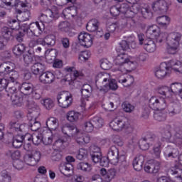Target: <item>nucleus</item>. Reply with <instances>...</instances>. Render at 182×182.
I'll use <instances>...</instances> for the list:
<instances>
[{
  "mask_svg": "<svg viewBox=\"0 0 182 182\" xmlns=\"http://www.w3.org/2000/svg\"><path fill=\"white\" fill-rule=\"evenodd\" d=\"M0 73L1 75H9V83H18L16 80L19 77V73L15 70V63L6 62L0 64Z\"/></svg>",
  "mask_w": 182,
  "mask_h": 182,
  "instance_id": "nucleus-1",
  "label": "nucleus"
},
{
  "mask_svg": "<svg viewBox=\"0 0 182 182\" xmlns=\"http://www.w3.org/2000/svg\"><path fill=\"white\" fill-rule=\"evenodd\" d=\"M180 41H181L180 33L173 32L168 34L167 52L169 55H176L178 52Z\"/></svg>",
  "mask_w": 182,
  "mask_h": 182,
  "instance_id": "nucleus-2",
  "label": "nucleus"
},
{
  "mask_svg": "<svg viewBox=\"0 0 182 182\" xmlns=\"http://www.w3.org/2000/svg\"><path fill=\"white\" fill-rule=\"evenodd\" d=\"M109 127L116 132H122L124 129L125 130L129 129L130 132H133V128L130 127V122H129V119L126 117L114 119L109 123Z\"/></svg>",
  "mask_w": 182,
  "mask_h": 182,
  "instance_id": "nucleus-3",
  "label": "nucleus"
},
{
  "mask_svg": "<svg viewBox=\"0 0 182 182\" xmlns=\"http://www.w3.org/2000/svg\"><path fill=\"white\" fill-rule=\"evenodd\" d=\"M167 100L168 99L153 96L149 99V106L152 110H164L167 107Z\"/></svg>",
  "mask_w": 182,
  "mask_h": 182,
  "instance_id": "nucleus-4",
  "label": "nucleus"
},
{
  "mask_svg": "<svg viewBox=\"0 0 182 182\" xmlns=\"http://www.w3.org/2000/svg\"><path fill=\"white\" fill-rule=\"evenodd\" d=\"M138 39L139 41V45H144V49L146 50V52H149V53L156 52V43H154L153 40L146 38L144 34H139Z\"/></svg>",
  "mask_w": 182,
  "mask_h": 182,
  "instance_id": "nucleus-5",
  "label": "nucleus"
},
{
  "mask_svg": "<svg viewBox=\"0 0 182 182\" xmlns=\"http://www.w3.org/2000/svg\"><path fill=\"white\" fill-rule=\"evenodd\" d=\"M57 100L60 107L63 109H68L69 106L72 105L73 99L72 98V95L67 92H63V93H59L57 96Z\"/></svg>",
  "mask_w": 182,
  "mask_h": 182,
  "instance_id": "nucleus-6",
  "label": "nucleus"
},
{
  "mask_svg": "<svg viewBox=\"0 0 182 182\" xmlns=\"http://www.w3.org/2000/svg\"><path fill=\"white\" fill-rule=\"evenodd\" d=\"M26 107L28 109V113L27 114L28 120H32L33 119H38L39 114H41V109L39 106L33 101H26Z\"/></svg>",
  "mask_w": 182,
  "mask_h": 182,
  "instance_id": "nucleus-7",
  "label": "nucleus"
},
{
  "mask_svg": "<svg viewBox=\"0 0 182 182\" xmlns=\"http://www.w3.org/2000/svg\"><path fill=\"white\" fill-rule=\"evenodd\" d=\"M114 64L117 66H124V69L127 70V68H131L132 70L134 68V63L133 61H130L127 56L124 54L118 55L114 60Z\"/></svg>",
  "mask_w": 182,
  "mask_h": 182,
  "instance_id": "nucleus-8",
  "label": "nucleus"
},
{
  "mask_svg": "<svg viewBox=\"0 0 182 182\" xmlns=\"http://www.w3.org/2000/svg\"><path fill=\"white\" fill-rule=\"evenodd\" d=\"M23 160L28 166H35L41 160V151H34L31 154H26Z\"/></svg>",
  "mask_w": 182,
  "mask_h": 182,
  "instance_id": "nucleus-9",
  "label": "nucleus"
},
{
  "mask_svg": "<svg viewBox=\"0 0 182 182\" xmlns=\"http://www.w3.org/2000/svg\"><path fill=\"white\" fill-rule=\"evenodd\" d=\"M107 73H100L95 77V85L100 92H103L106 85H109V78H107Z\"/></svg>",
  "mask_w": 182,
  "mask_h": 182,
  "instance_id": "nucleus-10",
  "label": "nucleus"
},
{
  "mask_svg": "<svg viewBox=\"0 0 182 182\" xmlns=\"http://www.w3.org/2000/svg\"><path fill=\"white\" fill-rule=\"evenodd\" d=\"M58 56V50L55 49H51L50 51H46V58L50 60H54L53 64V68L60 69L63 66V62L60 60H55Z\"/></svg>",
  "mask_w": 182,
  "mask_h": 182,
  "instance_id": "nucleus-11",
  "label": "nucleus"
},
{
  "mask_svg": "<svg viewBox=\"0 0 182 182\" xmlns=\"http://www.w3.org/2000/svg\"><path fill=\"white\" fill-rule=\"evenodd\" d=\"M108 159L111 164L116 166L122 157V155L119 154V149L115 146H112L107 152Z\"/></svg>",
  "mask_w": 182,
  "mask_h": 182,
  "instance_id": "nucleus-12",
  "label": "nucleus"
},
{
  "mask_svg": "<svg viewBox=\"0 0 182 182\" xmlns=\"http://www.w3.org/2000/svg\"><path fill=\"white\" fill-rule=\"evenodd\" d=\"M144 168V171L149 174H157L160 170V162L155 160L150 161L145 164Z\"/></svg>",
  "mask_w": 182,
  "mask_h": 182,
  "instance_id": "nucleus-13",
  "label": "nucleus"
},
{
  "mask_svg": "<svg viewBox=\"0 0 182 182\" xmlns=\"http://www.w3.org/2000/svg\"><path fill=\"white\" fill-rule=\"evenodd\" d=\"M78 40L81 46L84 48H90L93 45V40L92 36L87 33H81L78 36Z\"/></svg>",
  "mask_w": 182,
  "mask_h": 182,
  "instance_id": "nucleus-14",
  "label": "nucleus"
},
{
  "mask_svg": "<svg viewBox=\"0 0 182 182\" xmlns=\"http://www.w3.org/2000/svg\"><path fill=\"white\" fill-rule=\"evenodd\" d=\"M178 163L176 164L171 169V173L175 176L179 181H182V169L180 168V164L182 166V155L178 157Z\"/></svg>",
  "mask_w": 182,
  "mask_h": 182,
  "instance_id": "nucleus-15",
  "label": "nucleus"
},
{
  "mask_svg": "<svg viewBox=\"0 0 182 182\" xmlns=\"http://www.w3.org/2000/svg\"><path fill=\"white\" fill-rule=\"evenodd\" d=\"M152 9L154 12L161 11V12H167L168 10V4L166 0H156L152 4Z\"/></svg>",
  "mask_w": 182,
  "mask_h": 182,
  "instance_id": "nucleus-16",
  "label": "nucleus"
},
{
  "mask_svg": "<svg viewBox=\"0 0 182 182\" xmlns=\"http://www.w3.org/2000/svg\"><path fill=\"white\" fill-rule=\"evenodd\" d=\"M58 29L60 32L68 33V36H75V30L70 28V23L68 21H61L58 24Z\"/></svg>",
  "mask_w": 182,
  "mask_h": 182,
  "instance_id": "nucleus-17",
  "label": "nucleus"
},
{
  "mask_svg": "<svg viewBox=\"0 0 182 182\" xmlns=\"http://www.w3.org/2000/svg\"><path fill=\"white\" fill-rule=\"evenodd\" d=\"M39 80L44 85H50L55 82V75L52 72H44L39 76Z\"/></svg>",
  "mask_w": 182,
  "mask_h": 182,
  "instance_id": "nucleus-18",
  "label": "nucleus"
},
{
  "mask_svg": "<svg viewBox=\"0 0 182 182\" xmlns=\"http://www.w3.org/2000/svg\"><path fill=\"white\" fill-rule=\"evenodd\" d=\"M168 73H170L168 65L166 63H162L159 68L155 71V76L158 79H164Z\"/></svg>",
  "mask_w": 182,
  "mask_h": 182,
  "instance_id": "nucleus-19",
  "label": "nucleus"
},
{
  "mask_svg": "<svg viewBox=\"0 0 182 182\" xmlns=\"http://www.w3.org/2000/svg\"><path fill=\"white\" fill-rule=\"evenodd\" d=\"M23 59L24 65L26 67H28L30 65H33L36 62L35 53L31 50L23 55Z\"/></svg>",
  "mask_w": 182,
  "mask_h": 182,
  "instance_id": "nucleus-20",
  "label": "nucleus"
},
{
  "mask_svg": "<svg viewBox=\"0 0 182 182\" xmlns=\"http://www.w3.org/2000/svg\"><path fill=\"white\" fill-rule=\"evenodd\" d=\"M166 65H168V68L169 69V70L170 69H171L172 70L176 72V73H182L181 62L176 60H171L168 62Z\"/></svg>",
  "mask_w": 182,
  "mask_h": 182,
  "instance_id": "nucleus-21",
  "label": "nucleus"
},
{
  "mask_svg": "<svg viewBox=\"0 0 182 182\" xmlns=\"http://www.w3.org/2000/svg\"><path fill=\"white\" fill-rule=\"evenodd\" d=\"M35 89V86L31 82H23L20 87V92L25 96H29V95H32Z\"/></svg>",
  "mask_w": 182,
  "mask_h": 182,
  "instance_id": "nucleus-22",
  "label": "nucleus"
},
{
  "mask_svg": "<svg viewBox=\"0 0 182 182\" xmlns=\"http://www.w3.org/2000/svg\"><path fill=\"white\" fill-rule=\"evenodd\" d=\"M144 164V156L139 155L134 158L133 161V168L136 171H141L143 165Z\"/></svg>",
  "mask_w": 182,
  "mask_h": 182,
  "instance_id": "nucleus-23",
  "label": "nucleus"
},
{
  "mask_svg": "<svg viewBox=\"0 0 182 182\" xmlns=\"http://www.w3.org/2000/svg\"><path fill=\"white\" fill-rule=\"evenodd\" d=\"M170 93H173L176 96H178L182 99V83L181 82H173L169 87Z\"/></svg>",
  "mask_w": 182,
  "mask_h": 182,
  "instance_id": "nucleus-24",
  "label": "nucleus"
},
{
  "mask_svg": "<svg viewBox=\"0 0 182 182\" xmlns=\"http://www.w3.org/2000/svg\"><path fill=\"white\" fill-rule=\"evenodd\" d=\"M14 36H15L14 29L6 27L3 28L1 38H3V41H4V42L6 43L9 42V41H12V39H14Z\"/></svg>",
  "mask_w": 182,
  "mask_h": 182,
  "instance_id": "nucleus-25",
  "label": "nucleus"
},
{
  "mask_svg": "<svg viewBox=\"0 0 182 182\" xmlns=\"http://www.w3.org/2000/svg\"><path fill=\"white\" fill-rule=\"evenodd\" d=\"M65 70L67 72H71V80L70 81H68L69 85H73L74 80H76V79L80 77V76H83V73L77 70L75 67L66 68Z\"/></svg>",
  "mask_w": 182,
  "mask_h": 182,
  "instance_id": "nucleus-26",
  "label": "nucleus"
},
{
  "mask_svg": "<svg viewBox=\"0 0 182 182\" xmlns=\"http://www.w3.org/2000/svg\"><path fill=\"white\" fill-rule=\"evenodd\" d=\"M119 159V173H125L130 166V162L127 161L125 155L122 154Z\"/></svg>",
  "mask_w": 182,
  "mask_h": 182,
  "instance_id": "nucleus-27",
  "label": "nucleus"
},
{
  "mask_svg": "<svg viewBox=\"0 0 182 182\" xmlns=\"http://www.w3.org/2000/svg\"><path fill=\"white\" fill-rule=\"evenodd\" d=\"M33 23H26V20H24L21 23V29L23 32L26 33L28 36H35V30H33V26H31Z\"/></svg>",
  "mask_w": 182,
  "mask_h": 182,
  "instance_id": "nucleus-28",
  "label": "nucleus"
},
{
  "mask_svg": "<svg viewBox=\"0 0 182 182\" xmlns=\"http://www.w3.org/2000/svg\"><path fill=\"white\" fill-rule=\"evenodd\" d=\"M159 33L160 28L156 25L150 26L146 30V35L150 36L149 38L151 39H156Z\"/></svg>",
  "mask_w": 182,
  "mask_h": 182,
  "instance_id": "nucleus-29",
  "label": "nucleus"
},
{
  "mask_svg": "<svg viewBox=\"0 0 182 182\" xmlns=\"http://www.w3.org/2000/svg\"><path fill=\"white\" fill-rule=\"evenodd\" d=\"M100 23H99V20L93 18L91 19L86 26V29L88 32H96L97 29H99V26Z\"/></svg>",
  "mask_w": 182,
  "mask_h": 182,
  "instance_id": "nucleus-30",
  "label": "nucleus"
},
{
  "mask_svg": "<svg viewBox=\"0 0 182 182\" xmlns=\"http://www.w3.org/2000/svg\"><path fill=\"white\" fill-rule=\"evenodd\" d=\"M46 126L48 130H56L59 127V121L58 119L50 117L46 121Z\"/></svg>",
  "mask_w": 182,
  "mask_h": 182,
  "instance_id": "nucleus-31",
  "label": "nucleus"
},
{
  "mask_svg": "<svg viewBox=\"0 0 182 182\" xmlns=\"http://www.w3.org/2000/svg\"><path fill=\"white\" fill-rule=\"evenodd\" d=\"M119 83H127L124 85V87H129L134 83V77L132 75H128L127 77H124L123 75L119 76L118 78Z\"/></svg>",
  "mask_w": 182,
  "mask_h": 182,
  "instance_id": "nucleus-32",
  "label": "nucleus"
},
{
  "mask_svg": "<svg viewBox=\"0 0 182 182\" xmlns=\"http://www.w3.org/2000/svg\"><path fill=\"white\" fill-rule=\"evenodd\" d=\"M118 87L119 86L117 85V82H116V80H108V84H106L102 92L104 93H107L109 90H117Z\"/></svg>",
  "mask_w": 182,
  "mask_h": 182,
  "instance_id": "nucleus-33",
  "label": "nucleus"
},
{
  "mask_svg": "<svg viewBox=\"0 0 182 182\" xmlns=\"http://www.w3.org/2000/svg\"><path fill=\"white\" fill-rule=\"evenodd\" d=\"M56 43V37L53 35L47 36L43 41H41V45L43 46H55Z\"/></svg>",
  "mask_w": 182,
  "mask_h": 182,
  "instance_id": "nucleus-34",
  "label": "nucleus"
},
{
  "mask_svg": "<svg viewBox=\"0 0 182 182\" xmlns=\"http://www.w3.org/2000/svg\"><path fill=\"white\" fill-rule=\"evenodd\" d=\"M81 95L84 99H87L92 96V86L89 84H85L81 88Z\"/></svg>",
  "mask_w": 182,
  "mask_h": 182,
  "instance_id": "nucleus-35",
  "label": "nucleus"
},
{
  "mask_svg": "<svg viewBox=\"0 0 182 182\" xmlns=\"http://www.w3.org/2000/svg\"><path fill=\"white\" fill-rule=\"evenodd\" d=\"M170 143H173L176 146H182V131L179 130L176 132L172 136V140Z\"/></svg>",
  "mask_w": 182,
  "mask_h": 182,
  "instance_id": "nucleus-36",
  "label": "nucleus"
},
{
  "mask_svg": "<svg viewBox=\"0 0 182 182\" xmlns=\"http://www.w3.org/2000/svg\"><path fill=\"white\" fill-rule=\"evenodd\" d=\"M38 118L32 117L31 119H28L29 122L28 126L32 130V132H37L41 129V122L39 121H36Z\"/></svg>",
  "mask_w": 182,
  "mask_h": 182,
  "instance_id": "nucleus-37",
  "label": "nucleus"
},
{
  "mask_svg": "<svg viewBox=\"0 0 182 182\" xmlns=\"http://www.w3.org/2000/svg\"><path fill=\"white\" fill-rule=\"evenodd\" d=\"M11 100L13 105H15L16 106H21L23 105V97L18 94L11 95Z\"/></svg>",
  "mask_w": 182,
  "mask_h": 182,
  "instance_id": "nucleus-38",
  "label": "nucleus"
},
{
  "mask_svg": "<svg viewBox=\"0 0 182 182\" xmlns=\"http://www.w3.org/2000/svg\"><path fill=\"white\" fill-rule=\"evenodd\" d=\"M13 53L16 55V56H21V55H23V52L26 50L25 44L20 43L17 44L14 46L13 49Z\"/></svg>",
  "mask_w": 182,
  "mask_h": 182,
  "instance_id": "nucleus-39",
  "label": "nucleus"
},
{
  "mask_svg": "<svg viewBox=\"0 0 182 182\" xmlns=\"http://www.w3.org/2000/svg\"><path fill=\"white\" fill-rule=\"evenodd\" d=\"M156 22L163 28H167L170 23V18L167 16H159L156 18Z\"/></svg>",
  "mask_w": 182,
  "mask_h": 182,
  "instance_id": "nucleus-40",
  "label": "nucleus"
},
{
  "mask_svg": "<svg viewBox=\"0 0 182 182\" xmlns=\"http://www.w3.org/2000/svg\"><path fill=\"white\" fill-rule=\"evenodd\" d=\"M64 171L61 172L62 174L65 176V177H72L73 176V165L70 163H67L63 166Z\"/></svg>",
  "mask_w": 182,
  "mask_h": 182,
  "instance_id": "nucleus-41",
  "label": "nucleus"
},
{
  "mask_svg": "<svg viewBox=\"0 0 182 182\" xmlns=\"http://www.w3.org/2000/svg\"><path fill=\"white\" fill-rule=\"evenodd\" d=\"M41 16L44 18V22L46 23H49V22H52V19L55 18V15H53V11L50 9H46L45 14H41Z\"/></svg>",
  "mask_w": 182,
  "mask_h": 182,
  "instance_id": "nucleus-42",
  "label": "nucleus"
},
{
  "mask_svg": "<svg viewBox=\"0 0 182 182\" xmlns=\"http://www.w3.org/2000/svg\"><path fill=\"white\" fill-rule=\"evenodd\" d=\"M70 139V136H61L60 138H59L55 141L54 146H55V147H58V149H60V147L63 146L64 143H66Z\"/></svg>",
  "mask_w": 182,
  "mask_h": 182,
  "instance_id": "nucleus-43",
  "label": "nucleus"
},
{
  "mask_svg": "<svg viewBox=\"0 0 182 182\" xmlns=\"http://www.w3.org/2000/svg\"><path fill=\"white\" fill-rule=\"evenodd\" d=\"M79 116L80 114L79 112H76L75 111H70L67 114V119L69 122H77L79 120Z\"/></svg>",
  "mask_w": 182,
  "mask_h": 182,
  "instance_id": "nucleus-44",
  "label": "nucleus"
},
{
  "mask_svg": "<svg viewBox=\"0 0 182 182\" xmlns=\"http://www.w3.org/2000/svg\"><path fill=\"white\" fill-rule=\"evenodd\" d=\"M141 13L145 19H151V18H153V12H151V10H150V7L141 8Z\"/></svg>",
  "mask_w": 182,
  "mask_h": 182,
  "instance_id": "nucleus-45",
  "label": "nucleus"
},
{
  "mask_svg": "<svg viewBox=\"0 0 182 182\" xmlns=\"http://www.w3.org/2000/svg\"><path fill=\"white\" fill-rule=\"evenodd\" d=\"M21 124L18 123V121L12 120L9 122V129L11 133L19 132V129H21Z\"/></svg>",
  "mask_w": 182,
  "mask_h": 182,
  "instance_id": "nucleus-46",
  "label": "nucleus"
},
{
  "mask_svg": "<svg viewBox=\"0 0 182 182\" xmlns=\"http://www.w3.org/2000/svg\"><path fill=\"white\" fill-rule=\"evenodd\" d=\"M92 125L94 126V129H100L103 126V119L95 117L92 119Z\"/></svg>",
  "mask_w": 182,
  "mask_h": 182,
  "instance_id": "nucleus-47",
  "label": "nucleus"
},
{
  "mask_svg": "<svg viewBox=\"0 0 182 182\" xmlns=\"http://www.w3.org/2000/svg\"><path fill=\"white\" fill-rule=\"evenodd\" d=\"M76 159H77V160H85L87 159V149L83 148L80 149L76 155Z\"/></svg>",
  "mask_w": 182,
  "mask_h": 182,
  "instance_id": "nucleus-48",
  "label": "nucleus"
},
{
  "mask_svg": "<svg viewBox=\"0 0 182 182\" xmlns=\"http://www.w3.org/2000/svg\"><path fill=\"white\" fill-rule=\"evenodd\" d=\"M145 139H146V141L149 143V144H154V143H156V144H159V141H160L159 137L153 134H147L145 136Z\"/></svg>",
  "mask_w": 182,
  "mask_h": 182,
  "instance_id": "nucleus-49",
  "label": "nucleus"
},
{
  "mask_svg": "<svg viewBox=\"0 0 182 182\" xmlns=\"http://www.w3.org/2000/svg\"><path fill=\"white\" fill-rule=\"evenodd\" d=\"M161 141L170 143L171 141V132L168 129H165L162 133Z\"/></svg>",
  "mask_w": 182,
  "mask_h": 182,
  "instance_id": "nucleus-50",
  "label": "nucleus"
},
{
  "mask_svg": "<svg viewBox=\"0 0 182 182\" xmlns=\"http://www.w3.org/2000/svg\"><path fill=\"white\" fill-rule=\"evenodd\" d=\"M153 150L155 159H160V154H161V142L159 141L158 144H155Z\"/></svg>",
  "mask_w": 182,
  "mask_h": 182,
  "instance_id": "nucleus-51",
  "label": "nucleus"
},
{
  "mask_svg": "<svg viewBox=\"0 0 182 182\" xmlns=\"http://www.w3.org/2000/svg\"><path fill=\"white\" fill-rule=\"evenodd\" d=\"M60 43L62 44L64 49H69L70 48V39L68 37H60L59 38Z\"/></svg>",
  "mask_w": 182,
  "mask_h": 182,
  "instance_id": "nucleus-52",
  "label": "nucleus"
},
{
  "mask_svg": "<svg viewBox=\"0 0 182 182\" xmlns=\"http://www.w3.org/2000/svg\"><path fill=\"white\" fill-rule=\"evenodd\" d=\"M139 146L141 150H149V147H150V144L147 141L146 137H144L139 140Z\"/></svg>",
  "mask_w": 182,
  "mask_h": 182,
  "instance_id": "nucleus-53",
  "label": "nucleus"
},
{
  "mask_svg": "<svg viewBox=\"0 0 182 182\" xmlns=\"http://www.w3.org/2000/svg\"><path fill=\"white\" fill-rule=\"evenodd\" d=\"M6 156L8 157H11L12 160H19V157L21 156V152L19 151H8L6 152Z\"/></svg>",
  "mask_w": 182,
  "mask_h": 182,
  "instance_id": "nucleus-54",
  "label": "nucleus"
},
{
  "mask_svg": "<svg viewBox=\"0 0 182 182\" xmlns=\"http://www.w3.org/2000/svg\"><path fill=\"white\" fill-rule=\"evenodd\" d=\"M93 129H95V127L93 122H92V119L84 123L83 129L87 133H91V132H93Z\"/></svg>",
  "mask_w": 182,
  "mask_h": 182,
  "instance_id": "nucleus-55",
  "label": "nucleus"
},
{
  "mask_svg": "<svg viewBox=\"0 0 182 182\" xmlns=\"http://www.w3.org/2000/svg\"><path fill=\"white\" fill-rule=\"evenodd\" d=\"M31 141L35 144V146L41 144V143L43 141V136H42V134H38L37 135L33 136Z\"/></svg>",
  "mask_w": 182,
  "mask_h": 182,
  "instance_id": "nucleus-56",
  "label": "nucleus"
},
{
  "mask_svg": "<svg viewBox=\"0 0 182 182\" xmlns=\"http://www.w3.org/2000/svg\"><path fill=\"white\" fill-rule=\"evenodd\" d=\"M155 39L158 43H161V42L166 41L168 44V34L167 33H159V36Z\"/></svg>",
  "mask_w": 182,
  "mask_h": 182,
  "instance_id": "nucleus-57",
  "label": "nucleus"
},
{
  "mask_svg": "<svg viewBox=\"0 0 182 182\" xmlns=\"http://www.w3.org/2000/svg\"><path fill=\"white\" fill-rule=\"evenodd\" d=\"M129 4H122L119 5V14H122L123 15H129L130 14V11H129Z\"/></svg>",
  "mask_w": 182,
  "mask_h": 182,
  "instance_id": "nucleus-58",
  "label": "nucleus"
},
{
  "mask_svg": "<svg viewBox=\"0 0 182 182\" xmlns=\"http://www.w3.org/2000/svg\"><path fill=\"white\" fill-rule=\"evenodd\" d=\"M77 170H82V171H90V165L88 163L80 162L77 165Z\"/></svg>",
  "mask_w": 182,
  "mask_h": 182,
  "instance_id": "nucleus-59",
  "label": "nucleus"
},
{
  "mask_svg": "<svg viewBox=\"0 0 182 182\" xmlns=\"http://www.w3.org/2000/svg\"><path fill=\"white\" fill-rule=\"evenodd\" d=\"M122 108L127 113H132L134 110V106L127 102H124L122 104Z\"/></svg>",
  "mask_w": 182,
  "mask_h": 182,
  "instance_id": "nucleus-60",
  "label": "nucleus"
},
{
  "mask_svg": "<svg viewBox=\"0 0 182 182\" xmlns=\"http://www.w3.org/2000/svg\"><path fill=\"white\" fill-rule=\"evenodd\" d=\"M43 106L47 109V110H50L55 106L53 100L50 98H47L43 100Z\"/></svg>",
  "mask_w": 182,
  "mask_h": 182,
  "instance_id": "nucleus-61",
  "label": "nucleus"
},
{
  "mask_svg": "<svg viewBox=\"0 0 182 182\" xmlns=\"http://www.w3.org/2000/svg\"><path fill=\"white\" fill-rule=\"evenodd\" d=\"M100 67L104 70H109L112 68V63H110L107 59L101 60Z\"/></svg>",
  "mask_w": 182,
  "mask_h": 182,
  "instance_id": "nucleus-62",
  "label": "nucleus"
},
{
  "mask_svg": "<svg viewBox=\"0 0 182 182\" xmlns=\"http://www.w3.org/2000/svg\"><path fill=\"white\" fill-rule=\"evenodd\" d=\"M109 12L112 16H114V18H116V16H119V15H120L119 5L112 6L110 8Z\"/></svg>",
  "mask_w": 182,
  "mask_h": 182,
  "instance_id": "nucleus-63",
  "label": "nucleus"
},
{
  "mask_svg": "<svg viewBox=\"0 0 182 182\" xmlns=\"http://www.w3.org/2000/svg\"><path fill=\"white\" fill-rule=\"evenodd\" d=\"M159 95L162 96H167V93H170V87L167 86H162L158 88Z\"/></svg>",
  "mask_w": 182,
  "mask_h": 182,
  "instance_id": "nucleus-64",
  "label": "nucleus"
}]
</instances>
